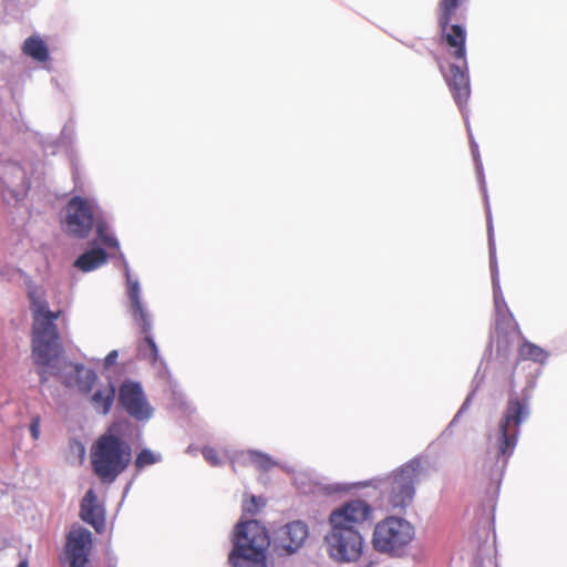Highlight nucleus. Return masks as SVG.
<instances>
[{"instance_id": "obj_16", "label": "nucleus", "mask_w": 567, "mask_h": 567, "mask_svg": "<svg viewBox=\"0 0 567 567\" xmlns=\"http://www.w3.org/2000/svg\"><path fill=\"white\" fill-rule=\"evenodd\" d=\"M476 467L482 476L493 481L496 467V442L492 433L477 449Z\"/></svg>"}, {"instance_id": "obj_19", "label": "nucleus", "mask_w": 567, "mask_h": 567, "mask_svg": "<svg viewBox=\"0 0 567 567\" xmlns=\"http://www.w3.org/2000/svg\"><path fill=\"white\" fill-rule=\"evenodd\" d=\"M231 463H251L260 471H269L277 463L268 455L258 451L238 452L231 457Z\"/></svg>"}, {"instance_id": "obj_5", "label": "nucleus", "mask_w": 567, "mask_h": 567, "mask_svg": "<svg viewBox=\"0 0 567 567\" xmlns=\"http://www.w3.org/2000/svg\"><path fill=\"white\" fill-rule=\"evenodd\" d=\"M421 458L415 457L390 475L374 480V487L379 489L382 504L389 511L405 509L415 495V485L422 474Z\"/></svg>"}, {"instance_id": "obj_17", "label": "nucleus", "mask_w": 567, "mask_h": 567, "mask_svg": "<svg viewBox=\"0 0 567 567\" xmlns=\"http://www.w3.org/2000/svg\"><path fill=\"white\" fill-rule=\"evenodd\" d=\"M308 537V527L300 520L287 524L280 535L282 547L288 553H295Z\"/></svg>"}, {"instance_id": "obj_12", "label": "nucleus", "mask_w": 567, "mask_h": 567, "mask_svg": "<svg viewBox=\"0 0 567 567\" xmlns=\"http://www.w3.org/2000/svg\"><path fill=\"white\" fill-rule=\"evenodd\" d=\"M33 164L21 165L17 162H6L0 164V184L7 188L12 198L21 199L30 187L29 173Z\"/></svg>"}, {"instance_id": "obj_18", "label": "nucleus", "mask_w": 567, "mask_h": 567, "mask_svg": "<svg viewBox=\"0 0 567 567\" xmlns=\"http://www.w3.org/2000/svg\"><path fill=\"white\" fill-rule=\"evenodd\" d=\"M115 394L116 389L112 382L100 384L91 394L90 402L97 413L106 415L114 403Z\"/></svg>"}, {"instance_id": "obj_31", "label": "nucleus", "mask_w": 567, "mask_h": 567, "mask_svg": "<svg viewBox=\"0 0 567 567\" xmlns=\"http://www.w3.org/2000/svg\"><path fill=\"white\" fill-rule=\"evenodd\" d=\"M30 433L33 440H38L40 436V417L34 416L30 424Z\"/></svg>"}, {"instance_id": "obj_22", "label": "nucleus", "mask_w": 567, "mask_h": 567, "mask_svg": "<svg viewBox=\"0 0 567 567\" xmlns=\"http://www.w3.org/2000/svg\"><path fill=\"white\" fill-rule=\"evenodd\" d=\"M22 51L24 54L39 62H44L49 59L48 45L39 35H32L25 39Z\"/></svg>"}, {"instance_id": "obj_15", "label": "nucleus", "mask_w": 567, "mask_h": 567, "mask_svg": "<svg viewBox=\"0 0 567 567\" xmlns=\"http://www.w3.org/2000/svg\"><path fill=\"white\" fill-rule=\"evenodd\" d=\"M80 517L83 522L90 524L96 533H102L105 528V511L92 488L85 493L81 501Z\"/></svg>"}, {"instance_id": "obj_3", "label": "nucleus", "mask_w": 567, "mask_h": 567, "mask_svg": "<svg viewBox=\"0 0 567 567\" xmlns=\"http://www.w3.org/2000/svg\"><path fill=\"white\" fill-rule=\"evenodd\" d=\"M466 1L441 0L439 14V24L442 30L443 40L449 45L451 55L455 59V62L450 65L449 72L444 73V78L455 102L461 109L468 100L471 93L465 48L466 31L460 24H450V21L456 10Z\"/></svg>"}, {"instance_id": "obj_26", "label": "nucleus", "mask_w": 567, "mask_h": 567, "mask_svg": "<svg viewBox=\"0 0 567 567\" xmlns=\"http://www.w3.org/2000/svg\"><path fill=\"white\" fill-rule=\"evenodd\" d=\"M498 329L506 333L519 332V327L513 315L508 311L506 305L498 302Z\"/></svg>"}, {"instance_id": "obj_10", "label": "nucleus", "mask_w": 567, "mask_h": 567, "mask_svg": "<svg viewBox=\"0 0 567 567\" xmlns=\"http://www.w3.org/2000/svg\"><path fill=\"white\" fill-rule=\"evenodd\" d=\"M99 210L94 199L74 196L65 208V230L78 238H85L92 229Z\"/></svg>"}, {"instance_id": "obj_13", "label": "nucleus", "mask_w": 567, "mask_h": 567, "mask_svg": "<svg viewBox=\"0 0 567 567\" xmlns=\"http://www.w3.org/2000/svg\"><path fill=\"white\" fill-rule=\"evenodd\" d=\"M470 141H471V152L472 156L475 163V169H476V176L481 186V190L483 193L485 207H486V218H487V233H488V244H489V268H491V281L493 287V297L494 302L496 303V256H495V249H494V238H493V215L492 209L487 196L485 179L483 175V166L482 162L480 159V153H478V146L473 140L472 134L470 133Z\"/></svg>"}, {"instance_id": "obj_14", "label": "nucleus", "mask_w": 567, "mask_h": 567, "mask_svg": "<svg viewBox=\"0 0 567 567\" xmlns=\"http://www.w3.org/2000/svg\"><path fill=\"white\" fill-rule=\"evenodd\" d=\"M92 534L84 527H73L66 537L65 554L69 567H89Z\"/></svg>"}, {"instance_id": "obj_28", "label": "nucleus", "mask_w": 567, "mask_h": 567, "mask_svg": "<svg viewBox=\"0 0 567 567\" xmlns=\"http://www.w3.org/2000/svg\"><path fill=\"white\" fill-rule=\"evenodd\" d=\"M203 455H204L205 460H206L209 464H212V465H214V466H217V465H220V464H221V462H220V460H219V457H218V454H217L216 450H215V449H213V447H208V446H207V447H204V449H203Z\"/></svg>"}, {"instance_id": "obj_27", "label": "nucleus", "mask_w": 567, "mask_h": 567, "mask_svg": "<svg viewBox=\"0 0 567 567\" xmlns=\"http://www.w3.org/2000/svg\"><path fill=\"white\" fill-rule=\"evenodd\" d=\"M162 461V455L156 453L150 449H143L136 455L134 465L137 470H143L146 466L159 463Z\"/></svg>"}, {"instance_id": "obj_2", "label": "nucleus", "mask_w": 567, "mask_h": 567, "mask_svg": "<svg viewBox=\"0 0 567 567\" xmlns=\"http://www.w3.org/2000/svg\"><path fill=\"white\" fill-rule=\"evenodd\" d=\"M372 507L362 499L349 501L329 515L331 530L326 535L329 556L336 561H357L364 547L358 526L370 519Z\"/></svg>"}, {"instance_id": "obj_29", "label": "nucleus", "mask_w": 567, "mask_h": 567, "mask_svg": "<svg viewBox=\"0 0 567 567\" xmlns=\"http://www.w3.org/2000/svg\"><path fill=\"white\" fill-rule=\"evenodd\" d=\"M260 501H261V498H259V497L250 496V498L247 502H245L243 505L244 512L252 514V515L256 514L257 509L260 506Z\"/></svg>"}, {"instance_id": "obj_6", "label": "nucleus", "mask_w": 567, "mask_h": 567, "mask_svg": "<svg viewBox=\"0 0 567 567\" xmlns=\"http://www.w3.org/2000/svg\"><path fill=\"white\" fill-rule=\"evenodd\" d=\"M234 549L229 554L233 567H266V551L270 540L266 528L251 519L237 524Z\"/></svg>"}, {"instance_id": "obj_23", "label": "nucleus", "mask_w": 567, "mask_h": 567, "mask_svg": "<svg viewBox=\"0 0 567 567\" xmlns=\"http://www.w3.org/2000/svg\"><path fill=\"white\" fill-rule=\"evenodd\" d=\"M518 355L522 360H530L536 363H544L548 358V352L539 346L525 340L519 346Z\"/></svg>"}, {"instance_id": "obj_9", "label": "nucleus", "mask_w": 567, "mask_h": 567, "mask_svg": "<svg viewBox=\"0 0 567 567\" xmlns=\"http://www.w3.org/2000/svg\"><path fill=\"white\" fill-rule=\"evenodd\" d=\"M529 396L526 391L513 393L507 402L501 424L502 443L498 450L502 454H511L516 446L518 429L529 414Z\"/></svg>"}, {"instance_id": "obj_30", "label": "nucleus", "mask_w": 567, "mask_h": 567, "mask_svg": "<svg viewBox=\"0 0 567 567\" xmlns=\"http://www.w3.org/2000/svg\"><path fill=\"white\" fill-rule=\"evenodd\" d=\"M473 567H496V558L493 556L478 557Z\"/></svg>"}, {"instance_id": "obj_32", "label": "nucleus", "mask_w": 567, "mask_h": 567, "mask_svg": "<svg viewBox=\"0 0 567 567\" xmlns=\"http://www.w3.org/2000/svg\"><path fill=\"white\" fill-rule=\"evenodd\" d=\"M471 399H472V394H470L466 400L464 401V403L462 404L461 409L458 410V412L456 413V415L453 417V420L451 421L450 423V426H453L458 417L461 416V414H463L467 409H468V405H470V402H471Z\"/></svg>"}, {"instance_id": "obj_21", "label": "nucleus", "mask_w": 567, "mask_h": 567, "mask_svg": "<svg viewBox=\"0 0 567 567\" xmlns=\"http://www.w3.org/2000/svg\"><path fill=\"white\" fill-rule=\"evenodd\" d=\"M307 474L298 473L295 476V484L302 493H315L317 491L326 492L327 494L340 493L348 489V487L343 484H321L315 483L310 481L309 483L305 482Z\"/></svg>"}, {"instance_id": "obj_11", "label": "nucleus", "mask_w": 567, "mask_h": 567, "mask_svg": "<svg viewBox=\"0 0 567 567\" xmlns=\"http://www.w3.org/2000/svg\"><path fill=\"white\" fill-rule=\"evenodd\" d=\"M118 402L132 417L138 421H146L153 415V409L138 382H123L118 389Z\"/></svg>"}, {"instance_id": "obj_25", "label": "nucleus", "mask_w": 567, "mask_h": 567, "mask_svg": "<svg viewBox=\"0 0 567 567\" xmlns=\"http://www.w3.org/2000/svg\"><path fill=\"white\" fill-rule=\"evenodd\" d=\"M495 509L496 503L494 502L493 497H488L482 503L481 507L477 511L480 523L488 525V527L492 528L494 535Z\"/></svg>"}, {"instance_id": "obj_1", "label": "nucleus", "mask_w": 567, "mask_h": 567, "mask_svg": "<svg viewBox=\"0 0 567 567\" xmlns=\"http://www.w3.org/2000/svg\"><path fill=\"white\" fill-rule=\"evenodd\" d=\"M28 298L33 320L32 357L35 364L41 367V381L45 382L50 375H56L66 386L76 385L81 393H91L97 374L82 364H73L59 358L61 343L55 320L61 316V310L49 309L47 290L41 286L29 284Z\"/></svg>"}, {"instance_id": "obj_7", "label": "nucleus", "mask_w": 567, "mask_h": 567, "mask_svg": "<svg viewBox=\"0 0 567 567\" xmlns=\"http://www.w3.org/2000/svg\"><path fill=\"white\" fill-rule=\"evenodd\" d=\"M414 537L415 528L408 519L388 516L374 526L372 545L379 553L401 557L405 554Z\"/></svg>"}, {"instance_id": "obj_24", "label": "nucleus", "mask_w": 567, "mask_h": 567, "mask_svg": "<svg viewBox=\"0 0 567 567\" xmlns=\"http://www.w3.org/2000/svg\"><path fill=\"white\" fill-rule=\"evenodd\" d=\"M96 227V234L99 240L106 247L120 249V244L116 237L112 234L110 226L100 216V212L96 214L94 224Z\"/></svg>"}, {"instance_id": "obj_34", "label": "nucleus", "mask_w": 567, "mask_h": 567, "mask_svg": "<svg viewBox=\"0 0 567 567\" xmlns=\"http://www.w3.org/2000/svg\"><path fill=\"white\" fill-rule=\"evenodd\" d=\"M18 567H29L28 560L23 559L19 563Z\"/></svg>"}, {"instance_id": "obj_20", "label": "nucleus", "mask_w": 567, "mask_h": 567, "mask_svg": "<svg viewBox=\"0 0 567 567\" xmlns=\"http://www.w3.org/2000/svg\"><path fill=\"white\" fill-rule=\"evenodd\" d=\"M107 260V255L102 248H93L82 254L75 261L74 267L89 272L104 265Z\"/></svg>"}, {"instance_id": "obj_4", "label": "nucleus", "mask_w": 567, "mask_h": 567, "mask_svg": "<svg viewBox=\"0 0 567 567\" xmlns=\"http://www.w3.org/2000/svg\"><path fill=\"white\" fill-rule=\"evenodd\" d=\"M90 460L94 474L103 483H113L130 465L132 449L112 425L92 444Z\"/></svg>"}, {"instance_id": "obj_8", "label": "nucleus", "mask_w": 567, "mask_h": 567, "mask_svg": "<svg viewBox=\"0 0 567 567\" xmlns=\"http://www.w3.org/2000/svg\"><path fill=\"white\" fill-rule=\"evenodd\" d=\"M118 255L123 262L124 274L126 277L128 298L131 303L130 310L134 320L141 326L142 332L145 334L144 343L138 348L140 354L143 358L150 359L152 362H157L159 360V351L153 337L151 336L152 320L141 299L140 282L137 279L132 278L128 264L123 252L120 251Z\"/></svg>"}, {"instance_id": "obj_33", "label": "nucleus", "mask_w": 567, "mask_h": 567, "mask_svg": "<svg viewBox=\"0 0 567 567\" xmlns=\"http://www.w3.org/2000/svg\"><path fill=\"white\" fill-rule=\"evenodd\" d=\"M117 357H118V352L117 350H112L104 359V362H103V365L105 369L110 368L111 365H113L116 360H117Z\"/></svg>"}]
</instances>
